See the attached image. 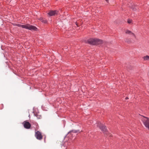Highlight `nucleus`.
Instances as JSON below:
<instances>
[{
    "label": "nucleus",
    "mask_w": 149,
    "mask_h": 149,
    "mask_svg": "<svg viewBox=\"0 0 149 149\" xmlns=\"http://www.w3.org/2000/svg\"><path fill=\"white\" fill-rule=\"evenodd\" d=\"M19 27H21L22 28L28 29L31 30L36 31L37 28L35 26L31 25L29 24L26 25H21L19 24H16L15 25Z\"/></svg>",
    "instance_id": "f257e3e1"
},
{
    "label": "nucleus",
    "mask_w": 149,
    "mask_h": 149,
    "mask_svg": "<svg viewBox=\"0 0 149 149\" xmlns=\"http://www.w3.org/2000/svg\"><path fill=\"white\" fill-rule=\"evenodd\" d=\"M88 42L89 44L94 45L101 44L102 41L96 38H90L88 40Z\"/></svg>",
    "instance_id": "f03ea898"
},
{
    "label": "nucleus",
    "mask_w": 149,
    "mask_h": 149,
    "mask_svg": "<svg viewBox=\"0 0 149 149\" xmlns=\"http://www.w3.org/2000/svg\"><path fill=\"white\" fill-rule=\"evenodd\" d=\"M142 120L145 127L149 130V118L148 117H143Z\"/></svg>",
    "instance_id": "7ed1b4c3"
},
{
    "label": "nucleus",
    "mask_w": 149,
    "mask_h": 149,
    "mask_svg": "<svg viewBox=\"0 0 149 149\" xmlns=\"http://www.w3.org/2000/svg\"><path fill=\"white\" fill-rule=\"evenodd\" d=\"M97 126L99 127L100 129L103 131L104 133H105L107 134V129L106 128V126L105 125H103L101 124L100 123L98 122L97 124Z\"/></svg>",
    "instance_id": "20e7f679"
},
{
    "label": "nucleus",
    "mask_w": 149,
    "mask_h": 149,
    "mask_svg": "<svg viewBox=\"0 0 149 149\" xmlns=\"http://www.w3.org/2000/svg\"><path fill=\"white\" fill-rule=\"evenodd\" d=\"M35 136L37 139L40 140L42 139V138L41 133L38 131L36 132Z\"/></svg>",
    "instance_id": "39448f33"
},
{
    "label": "nucleus",
    "mask_w": 149,
    "mask_h": 149,
    "mask_svg": "<svg viewBox=\"0 0 149 149\" xmlns=\"http://www.w3.org/2000/svg\"><path fill=\"white\" fill-rule=\"evenodd\" d=\"M23 124L24 127L26 129H29L31 126V125L29 123L26 121H24L23 123Z\"/></svg>",
    "instance_id": "423d86ee"
},
{
    "label": "nucleus",
    "mask_w": 149,
    "mask_h": 149,
    "mask_svg": "<svg viewBox=\"0 0 149 149\" xmlns=\"http://www.w3.org/2000/svg\"><path fill=\"white\" fill-rule=\"evenodd\" d=\"M58 12L57 10H51L48 13L49 15L50 16L55 15L58 14Z\"/></svg>",
    "instance_id": "0eeeda50"
},
{
    "label": "nucleus",
    "mask_w": 149,
    "mask_h": 149,
    "mask_svg": "<svg viewBox=\"0 0 149 149\" xmlns=\"http://www.w3.org/2000/svg\"><path fill=\"white\" fill-rule=\"evenodd\" d=\"M125 33L126 34H130V35H132L135 38H136V36H135V35H134V33H132V32H131L130 31L128 30H127L125 31Z\"/></svg>",
    "instance_id": "6e6552de"
},
{
    "label": "nucleus",
    "mask_w": 149,
    "mask_h": 149,
    "mask_svg": "<svg viewBox=\"0 0 149 149\" xmlns=\"http://www.w3.org/2000/svg\"><path fill=\"white\" fill-rule=\"evenodd\" d=\"M39 19L40 20L41 22L43 23H47V21L45 19H43L42 18H40Z\"/></svg>",
    "instance_id": "1a4fd4ad"
},
{
    "label": "nucleus",
    "mask_w": 149,
    "mask_h": 149,
    "mask_svg": "<svg viewBox=\"0 0 149 149\" xmlns=\"http://www.w3.org/2000/svg\"><path fill=\"white\" fill-rule=\"evenodd\" d=\"M143 58L145 61H149V56L147 55L143 57Z\"/></svg>",
    "instance_id": "9d476101"
},
{
    "label": "nucleus",
    "mask_w": 149,
    "mask_h": 149,
    "mask_svg": "<svg viewBox=\"0 0 149 149\" xmlns=\"http://www.w3.org/2000/svg\"><path fill=\"white\" fill-rule=\"evenodd\" d=\"M127 22L128 23H130L132 22V20L130 19H128L127 21Z\"/></svg>",
    "instance_id": "9b49d317"
},
{
    "label": "nucleus",
    "mask_w": 149,
    "mask_h": 149,
    "mask_svg": "<svg viewBox=\"0 0 149 149\" xmlns=\"http://www.w3.org/2000/svg\"><path fill=\"white\" fill-rule=\"evenodd\" d=\"M128 99V97H126L125 98V99L127 100Z\"/></svg>",
    "instance_id": "f8f14e48"
},
{
    "label": "nucleus",
    "mask_w": 149,
    "mask_h": 149,
    "mask_svg": "<svg viewBox=\"0 0 149 149\" xmlns=\"http://www.w3.org/2000/svg\"><path fill=\"white\" fill-rule=\"evenodd\" d=\"M106 1H107V2H108V0H105Z\"/></svg>",
    "instance_id": "ddd939ff"
},
{
    "label": "nucleus",
    "mask_w": 149,
    "mask_h": 149,
    "mask_svg": "<svg viewBox=\"0 0 149 149\" xmlns=\"http://www.w3.org/2000/svg\"><path fill=\"white\" fill-rule=\"evenodd\" d=\"M38 118H40V117Z\"/></svg>",
    "instance_id": "4468645a"
}]
</instances>
